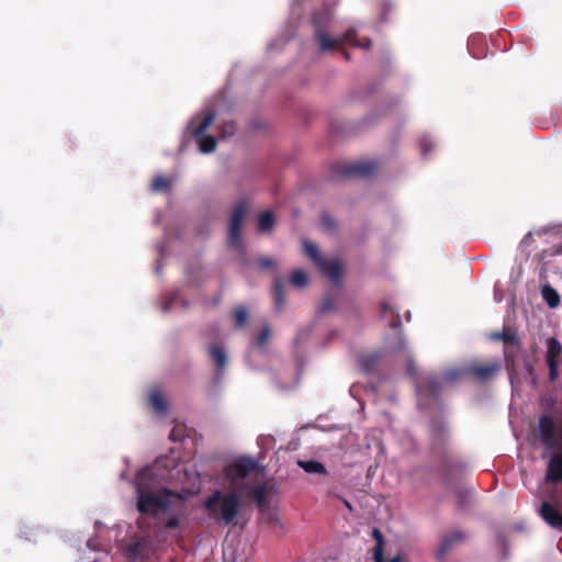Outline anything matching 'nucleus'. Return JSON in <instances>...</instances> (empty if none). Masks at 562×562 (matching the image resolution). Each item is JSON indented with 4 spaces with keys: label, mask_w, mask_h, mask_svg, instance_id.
I'll return each instance as SVG.
<instances>
[{
    "label": "nucleus",
    "mask_w": 562,
    "mask_h": 562,
    "mask_svg": "<svg viewBox=\"0 0 562 562\" xmlns=\"http://www.w3.org/2000/svg\"><path fill=\"white\" fill-rule=\"evenodd\" d=\"M562 352V346L555 338H549L547 340V353L546 360L549 367L550 380L554 381L558 378L559 357Z\"/></svg>",
    "instance_id": "9d476101"
},
{
    "label": "nucleus",
    "mask_w": 562,
    "mask_h": 562,
    "mask_svg": "<svg viewBox=\"0 0 562 562\" xmlns=\"http://www.w3.org/2000/svg\"><path fill=\"white\" fill-rule=\"evenodd\" d=\"M273 292H274V305L277 308H281L284 304V296L282 292V284L279 280L274 281L273 284Z\"/></svg>",
    "instance_id": "b1692460"
},
{
    "label": "nucleus",
    "mask_w": 562,
    "mask_h": 562,
    "mask_svg": "<svg viewBox=\"0 0 562 562\" xmlns=\"http://www.w3.org/2000/svg\"><path fill=\"white\" fill-rule=\"evenodd\" d=\"M177 297H178V293H173V295L169 302H164L162 306H161L162 311L168 312L171 308L173 302H176Z\"/></svg>",
    "instance_id": "c756f323"
},
{
    "label": "nucleus",
    "mask_w": 562,
    "mask_h": 562,
    "mask_svg": "<svg viewBox=\"0 0 562 562\" xmlns=\"http://www.w3.org/2000/svg\"><path fill=\"white\" fill-rule=\"evenodd\" d=\"M499 369L498 364H491L484 367H472L470 369H451L445 373L443 376H428L424 382L416 383V393L422 401L424 397L429 395H435L440 386L443 384H449L458 379L467 375L468 373H473L481 380L488 379Z\"/></svg>",
    "instance_id": "39448f33"
},
{
    "label": "nucleus",
    "mask_w": 562,
    "mask_h": 562,
    "mask_svg": "<svg viewBox=\"0 0 562 562\" xmlns=\"http://www.w3.org/2000/svg\"><path fill=\"white\" fill-rule=\"evenodd\" d=\"M154 551L151 540L147 535L140 536L136 541L130 543L127 554L134 560H145L150 557Z\"/></svg>",
    "instance_id": "9b49d317"
},
{
    "label": "nucleus",
    "mask_w": 562,
    "mask_h": 562,
    "mask_svg": "<svg viewBox=\"0 0 562 562\" xmlns=\"http://www.w3.org/2000/svg\"><path fill=\"white\" fill-rule=\"evenodd\" d=\"M407 371H408V373H409V374H413V373H414V372H413V369H412V364H409V366H408Z\"/></svg>",
    "instance_id": "58836bf2"
},
{
    "label": "nucleus",
    "mask_w": 562,
    "mask_h": 562,
    "mask_svg": "<svg viewBox=\"0 0 562 562\" xmlns=\"http://www.w3.org/2000/svg\"><path fill=\"white\" fill-rule=\"evenodd\" d=\"M476 38H477L476 36H472V37H470V40H469V42H468L469 50H470V53H471L474 57H476V55H475L474 53H472V48H471V46L473 45V43L475 42V40H476Z\"/></svg>",
    "instance_id": "473e14b6"
},
{
    "label": "nucleus",
    "mask_w": 562,
    "mask_h": 562,
    "mask_svg": "<svg viewBox=\"0 0 562 562\" xmlns=\"http://www.w3.org/2000/svg\"><path fill=\"white\" fill-rule=\"evenodd\" d=\"M274 225V217L270 211H266L259 215L258 226L260 232H269Z\"/></svg>",
    "instance_id": "412c9836"
},
{
    "label": "nucleus",
    "mask_w": 562,
    "mask_h": 562,
    "mask_svg": "<svg viewBox=\"0 0 562 562\" xmlns=\"http://www.w3.org/2000/svg\"><path fill=\"white\" fill-rule=\"evenodd\" d=\"M210 356L216 362L218 369H223L226 363V355L225 351L218 346H212L210 348Z\"/></svg>",
    "instance_id": "4be33fe9"
},
{
    "label": "nucleus",
    "mask_w": 562,
    "mask_h": 562,
    "mask_svg": "<svg viewBox=\"0 0 562 562\" xmlns=\"http://www.w3.org/2000/svg\"><path fill=\"white\" fill-rule=\"evenodd\" d=\"M300 2H301V0H294V1H293V7L299 5V3H300Z\"/></svg>",
    "instance_id": "ea45409f"
},
{
    "label": "nucleus",
    "mask_w": 562,
    "mask_h": 562,
    "mask_svg": "<svg viewBox=\"0 0 562 562\" xmlns=\"http://www.w3.org/2000/svg\"><path fill=\"white\" fill-rule=\"evenodd\" d=\"M461 538H462V533L461 532L453 533L451 536V538L445 539V541H443V549H447L453 540H459Z\"/></svg>",
    "instance_id": "c85d7f7f"
},
{
    "label": "nucleus",
    "mask_w": 562,
    "mask_h": 562,
    "mask_svg": "<svg viewBox=\"0 0 562 562\" xmlns=\"http://www.w3.org/2000/svg\"><path fill=\"white\" fill-rule=\"evenodd\" d=\"M323 224L326 225V226H329L331 225L330 221H329V217L327 215H324L323 216Z\"/></svg>",
    "instance_id": "f704fd0d"
},
{
    "label": "nucleus",
    "mask_w": 562,
    "mask_h": 562,
    "mask_svg": "<svg viewBox=\"0 0 562 562\" xmlns=\"http://www.w3.org/2000/svg\"><path fill=\"white\" fill-rule=\"evenodd\" d=\"M88 547H89L90 549H92V550H95V547H94V544H93V540H89V541H88Z\"/></svg>",
    "instance_id": "4c0bfd02"
},
{
    "label": "nucleus",
    "mask_w": 562,
    "mask_h": 562,
    "mask_svg": "<svg viewBox=\"0 0 562 562\" xmlns=\"http://www.w3.org/2000/svg\"><path fill=\"white\" fill-rule=\"evenodd\" d=\"M376 168L374 162H362L351 166L346 170L347 175L367 176Z\"/></svg>",
    "instance_id": "6ab92c4d"
},
{
    "label": "nucleus",
    "mask_w": 562,
    "mask_h": 562,
    "mask_svg": "<svg viewBox=\"0 0 562 562\" xmlns=\"http://www.w3.org/2000/svg\"><path fill=\"white\" fill-rule=\"evenodd\" d=\"M492 339H502L505 345L504 353L505 357L513 358L515 350L518 349V339L516 334L512 331L495 333L491 336Z\"/></svg>",
    "instance_id": "ddd939ff"
},
{
    "label": "nucleus",
    "mask_w": 562,
    "mask_h": 562,
    "mask_svg": "<svg viewBox=\"0 0 562 562\" xmlns=\"http://www.w3.org/2000/svg\"><path fill=\"white\" fill-rule=\"evenodd\" d=\"M170 438L175 440L173 431L170 434Z\"/></svg>",
    "instance_id": "37998d69"
},
{
    "label": "nucleus",
    "mask_w": 562,
    "mask_h": 562,
    "mask_svg": "<svg viewBox=\"0 0 562 562\" xmlns=\"http://www.w3.org/2000/svg\"><path fill=\"white\" fill-rule=\"evenodd\" d=\"M540 248L538 257L543 265L551 262V257H558V272L562 273V235L555 228H541L529 232L521 240L519 248L528 256L533 249Z\"/></svg>",
    "instance_id": "7ed1b4c3"
},
{
    "label": "nucleus",
    "mask_w": 562,
    "mask_h": 562,
    "mask_svg": "<svg viewBox=\"0 0 562 562\" xmlns=\"http://www.w3.org/2000/svg\"><path fill=\"white\" fill-rule=\"evenodd\" d=\"M290 280H291L292 285H294L296 288H303L308 282L307 274L305 273V271L300 270V269L294 270L292 272Z\"/></svg>",
    "instance_id": "5701e85b"
},
{
    "label": "nucleus",
    "mask_w": 562,
    "mask_h": 562,
    "mask_svg": "<svg viewBox=\"0 0 562 562\" xmlns=\"http://www.w3.org/2000/svg\"><path fill=\"white\" fill-rule=\"evenodd\" d=\"M273 266V260L271 258H263L259 261V267L261 268H270Z\"/></svg>",
    "instance_id": "7c9ffc66"
},
{
    "label": "nucleus",
    "mask_w": 562,
    "mask_h": 562,
    "mask_svg": "<svg viewBox=\"0 0 562 562\" xmlns=\"http://www.w3.org/2000/svg\"><path fill=\"white\" fill-rule=\"evenodd\" d=\"M235 124L233 122H226L221 126V136L226 138L235 133Z\"/></svg>",
    "instance_id": "bb28decb"
},
{
    "label": "nucleus",
    "mask_w": 562,
    "mask_h": 562,
    "mask_svg": "<svg viewBox=\"0 0 562 562\" xmlns=\"http://www.w3.org/2000/svg\"><path fill=\"white\" fill-rule=\"evenodd\" d=\"M214 119L215 114L213 112L205 115L196 114L187 126V132L199 138V149L203 154L212 153L216 148V139L211 135H204V132L213 123Z\"/></svg>",
    "instance_id": "0eeeda50"
},
{
    "label": "nucleus",
    "mask_w": 562,
    "mask_h": 562,
    "mask_svg": "<svg viewBox=\"0 0 562 562\" xmlns=\"http://www.w3.org/2000/svg\"><path fill=\"white\" fill-rule=\"evenodd\" d=\"M246 213V205L239 204L235 207L229 223V244L239 246L243 218Z\"/></svg>",
    "instance_id": "f8f14e48"
},
{
    "label": "nucleus",
    "mask_w": 562,
    "mask_h": 562,
    "mask_svg": "<svg viewBox=\"0 0 562 562\" xmlns=\"http://www.w3.org/2000/svg\"><path fill=\"white\" fill-rule=\"evenodd\" d=\"M269 336H270V330L268 327H265L257 339V345L260 347L263 346L266 344V341L268 340Z\"/></svg>",
    "instance_id": "cd10ccee"
},
{
    "label": "nucleus",
    "mask_w": 562,
    "mask_h": 562,
    "mask_svg": "<svg viewBox=\"0 0 562 562\" xmlns=\"http://www.w3.org/2000/svg\"><path fill=\"white\" fill-rule=\"evenodd\" d=\"M103 557H104V559H108V558H109L108 552H105V553L103 554Z\"/></svg>",
    "instance_id": "79ce46f5"
},
{
    "label": "nucleus",
    "mask_w": 562,
    "mask_h": 562,
    "mask_svg": "<svg viewBox=\"0 0 562 562\" xmlns=\"http://www.w3.org/2000/svg\"><path fill=\"white\" fill-rule=\"evenodd\" d=\"M542 299L549 305V307L554 308L560 304V295L559 293L549 284H546L541 289Z\"/></svg>",
    "instance_id": "dca6fc26"
},
{
    "label": "nucleus",
    "mask_w": 562,
    "mask_h": 562,
    "mask_svg": "<svg viewBox=\"0 0 562 562\" xmlns=\"http://www.w3.org/2000/svg\"><path fill=\"white\" fill-rule=\"evenodd\" d=\"M539 514L542 519L553 528H562V515L548 502H543Z\"/></svg>",
    "instance_id": "4468645a"
},
{
    "label": "nucleus",
    "mask_w": 562,
    "mask_h": 562,
    "mask_svg": "<svg viewBox=\"0 0 562 562\" xmlns=\"http://www.w3.org/2000/svg\"><path fill=\"white\" fill-rule=\"evenodd\" d=\"M393 325H394L395 327H397V326L400 325L398 319L394 321Z\"/></svg>",
    "instance_id": "a19ab883"
},
{
    "label": "nucleus",
    "mask_w": 562,
    "mask_h": 562,
    "mask_svg": "<svg viewBox=\"0 0 562 562\" xmlns=\"http://www.w3.org/2000/svg\"><path fill=\"white\" fill-rule=\"evenodd\" d=\"M382 310H383V313H386V311H389V310L393 313L392 307L386 303L382 304Z\"/></svg>",
    "instance_id": "c9c22d12"
},
{
    "label": "nucleus",
    "mask_w": 562,
    "mask_h": 562,
    "mask_svg": "<svg viewBox=\"0 0 562 562\" xmlns=\"http://www.w3.org/2000/svg\"><path fill=\"white\" fill-rule=\"evenodd\" d=\"M306 255L317 265L321 271L327 276L333 283H338L342 273V265L337 259L324 260L319 257L317 246L303 240Z\"/></svg>",
    "instance_id": "1a4fd4ad"
},
{
    "label": "nucleus",
    "mask_w": 562,
    "mask_h": 562,
    "mask_svg": "<svg viewBox=\"0 0 562 562\" xmlns=\"http://www.w3.org/2000/svg\"><path fill=\"white\" fill-rule=\"evenodd\" d=\"M297 464L301 469H303L307 473L326 474L325 467L318 461H314V460L302 461V460H300L297 462Z\"/></svg>",
    "instance_id": "a211bd4d"
},
{
    "label": "nucleus",
    "mask_w": 562,
    "mask_h": 562,
    "mask_svg": "<svg viewBox=\"0 0 562 562\" xmlns=\"http://www.w3.org/2000/svg\"><path fill=\"white\" fill-rule=\"evenodd\" d=\"M92 562H98L97 559H94Z\"/></svg>",
    "instance_id": "c03bdc74"
},
{
    "label": "nucleus",
    "mask_w": 562,
    "mask_h": 562,
    "mask_svg": "<svg viewBox=\"0 0 562 562\" xmlns=\"http://www.w3.org/2000/svg\"><path fill=\"white\" fill-rule=\"evenodd\" d=\"M330 20H331V15H330L329 10H327V9L323 13L315 14L313 16V23L315 26V37L319 42V48L322 52L334 49L341 44H349V45L359 46V47H369L370 46V41L367 38L364 40V42L359 41L357 38V35L353 30L347 31L340 37L328 36L326 30L329 26Z\"/></svg>",
    "instance_id": "423d86ee"
},
{
    "label": "nucleus",
    "mask_w": 562,
    "mask_h": 562,
    "mask_svg": "<svg viewBox=\"0 0 562 562\" xmlns=\"http://www.w3.org/2000/svg\"><path fill=\"white\" fill-rule=\"evenodd\" d=\"M389 562H402V559L400 555L392 558Z\"/></svg>",
    "instance_id": "e433bc0d"
},
{
    "label": "nucleus",
    "mask_w": 562,
    "mask_h": 562,
    "mask_svg": "<svg viewBox=\"0 0 562 562\" xmlns=\"http://www.w3.org/2000/svg\"><path fill=\"white\" fill-rule=\"evenodd\" d=\"M494 299H495L496 302H501L503 300L502 294L498 293L497 285H495V289H494Z\"/></svg>",
    "instance_id": "72a5a7b5"
},
{
    "label": "nucleus",
    "mask_w": 562,
    "mask_h": 562,
    "mask_svg": "<svg viewBox=\"0 0 562 562\" xmlns=\"http://www.w3.org/2000/svg\"><path fill=\"white\" fill-rule=\"evenodd\" d=\"M428 143H429L428 139H422V142H420V147H422L423 155H426V153L429 150Z\"/></svg>",
    "instance_id": "2f4dec72"
},
{
    "label": "nucleus",
    "mask_w": 562,
    "mask_h": 562,
    "mask_svg": "<svg viewBox=\"0 0 562 562\" xmlns=\"http://www.w3.org/2000/svg\"><path fill=\"white\" fill-rule=\"evenodd\" d=\"M548 481L560 482L562 481V456L555 454L550 459L547 476Z\"/></svg>",
    "instance_id": "2eb2a0df"
},
{
    "label": "nucleus",
    "mask_w": 562,
    "mask_h": 562,
    "mask_svg": "<svg viewBox=\"0 0 562 562\" xmlns=\"http://www.w3.org/2000/svg\"><path fill=\"white\" fill-rule=\"evenodd\" d=\"M372 537L375 539L376 544L372 552V558L374 562H385L383 554V536L378 528L372 530Z\"/></svg>",
    "instance_id": "f3484780"
},
{
    "label": "nucleus",
    "mask_w": 562,
    "mask_h": 562,
    "mask_svg": "<svg viewBox=\"0 0 562 562\" xmlns=\"http://www.w3.org/2000/svg\"><path fill=\"white\" fill-rule=\"evenodd\" d=\"M149 402L157 413H164L167 409L166 402L158 390H153L149 393Z\"/></svg>",
    "instance_id": "aec40b11"
},
{
    "label": "nucleus",
    "mask_w": 562,
    "mask_h": 562,
    "mask_svg": "<svg viewBox=\"0 0 562 562\" xmlns=\"http://www.w3.org/2000/svg\"><path fill=\"white\" fill-rule=\"evenodd\" d=\"M252 475L254 470L247 464H231V461L212 475L211 481L217 487L202 503L210 520L224 526L235 522L244 508V490L247 485L244 481Z\"/></svg>",
    "instance_id": "f03ea898"
},
{
    "label": "nucleus",
    "mask_w": 562,
    "mask_h": 562,
    "mask_svg": "<svg viewBox=\"0 0 562 562\" xmlns=\"http://www.w3.org/2000/svg\"><path fill=\"white\" fill-rule=\"evenodd\" d=\"M169 462L167 458L158 459L153 465L139 471L135 477L136 506L142 515L137 524L143 532L149 527L147 519H151L157 529H176L186 514L187 501L200 490L196 476L192 477V484L183 483L181 491L162 486V482L175 480L176 474L181 472L178 465L166 471Z\"/></svg>",
    "instance_id": "f257e3e1"
},
{
    "label": "nucleus",
    "mask_w": 562,
    "mask_h": 562,
    "mask_svg": "<svg viewBox=\"0 0 562 562\" xmlns=\"http://www.w3.org/2000/svg\"><path fill=\"white\" fill-rule=\"evenodd\" d=\"M235 322L238 327H243L247 322V312L245 308L239 307L235 311Z\"/></svg>",
    "instance_id": "a878e982"
},
{
    "label": "nucleus",
    "mask_w": 562,
    "mask_h": 562,
    "mask_svg": "<svg viewBox=\"0 0 562 562\" xmlns=\"http://www.w3.org/2000/svg\"><path fill=\"white\" fill-rule=\"evenodd\" d=\"M229 461L231 464H247L249 469V463L251 464L254 475L248 480L245 479L244 481L247 484L244 490V499L246 497H252L254 502L261 512L268 509L271 496L274 494V491L273 485L266 481V473L263 468H261L255 459L248 457H238L231 459Z\"/></svg>",
    "instance_id": "20e7f679"
},
{
    "label": "nucleus",
    "mask_w": 562,
    "mask_h": 562,
    "mask_svg": "<svg viewBox=\"0 0 562 562\" xmlns=\"http://www.w3.org/2000/svg\"><path fill=\"white\" fill-rule=\"evenodd\" d=\"M169 187H170V181L162 176H157L156 178H154V180L151 182L153 191L167 190Z\"/></svg>",
    "instance_id": "393cba45"
},
{
    "label": "nucleus",
    "mask_w": 562,
    "mask_h": 562,
    "mask_svg": "<svg viewBox=\"0 0 562 562\" xmlns=\"http://www.w3.org/2000/svg\"><path fill=\"white\" fill-rule=\"evenodd\" d=\"M539 431L547 449H555L562 452V419L555 422L548 415L540 417Z\"/></svg>",
    "instance_id": "6e6552de"
}]
</instances>
